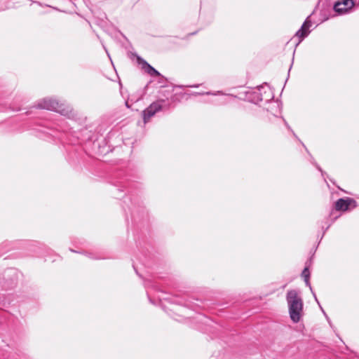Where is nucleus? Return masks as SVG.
Returning a JSON list of instances; mask_svg holds the SVG:
<instances>
[{
    "label": "nucleus",
    "mask_w": 359,
    "mask_h": 359,
    "mask_svg": "<svg viewBox=\"0 0 359 359\" xmlns=\"http://www.w3.org/2000/svg\"><path fill=\"white\" fill-rule=\"evenodd\" d=\"M286 300L288 304L290 317L293 323H297L301 318L303 301L295 290L287 291Z\"/></svg>",
    "instance_id": "1"
},
{
    "label": "nucleus",
    "mask_w": 359,
    "mask_h": 359,
    "mask_svg": "<svg viewBox=\"0 0 359 359\" xmlns=\"http://www.w3.org/2000/svg\"><path fill=\"white\" fill-rule=\"evenodd\" d=\"M37 107L39 109L54 111L60 114L68 116L72 112V109L69 106H65L63 103H59L53 98H44L38 102Z\"/></svg>",
    "instance_id": "2"
},
{
    "label": "nucleus",
    "mask_w": 359,
    "mask_h": 359,
    "mask_svg": "<svg viewBox=\"0 0 359 359\" xmlns=\"http://www.w3.org/2000/svg\"><path fill=\"white\" fill-rule=\"evenodd\" d=\"M353 0H339L334 4V10L339 15L348 13L354 6Z\"/></svg>",
    "instance_id": "3"
},
{
    "label": "nucleus",
    "mask_w": 359,
    "mask_h": 359,
    "mask_svg": "<svg viewBox=\"0 0 359 359\" xmlns=\"http://www.w3.org/2000/svg\"><path fill=\"white\" fill-rule=\"evenodd\" d=\"M163 102V100L154 102L143 111L142 114L144 123H147L156 113L162 109Z\"/></svg>",
    "instance_id": "4"
},
{
    "label": "nucleus",
    "mask_w": 359,
    "mask_h": 359,
    "mask_svg": "<svg viewBox=\"0 0 359 359\" xmlns=\"http://www.w3.org/2000/svg\"><path fill=\"white\" fill-rule=\"evenodd\" d=\"M256 95L257 101L265 100L266 102L273 98V95L271 93L268 86H261L258 87L257 90L254 93Z\"/></svg>",
    "instance_id": "5"
},
{
    "label": "nucleus",
    "mask_w": 359,
    "mask_h": 359,
    "mask_svg": "<svg viewBox=\"0 0 359 359\" xmlns=\"http://www.w3.org/2000/svg\"><path fill=\"white\" fill-rule=\"evenodd\" d=\"M309 18L308 17L306 19L301 28L295 34V36L299 38V42H301L310 32L309 28L311 26V22Z\"/></svg>",
    "instance_id": "6"
},
{
    "label": "nucleus",
    "mask_w": 359,
    "mask_h": 359,
    "mask_svg": "<svg viewBox=\"0 0 359 359\" xmlns=\"http://www.w3.org/2000/svg\"><path fill=\"white\" fill-rule=\"evenodd\" d=\"M137 62L139 64L142 65V68L145 71V72H147L150 76H155L161 75L156 69H155L140 57H137Z\"/></svg>",
    "instance_id": "7"
},
{
    "label": "nucleus",
    "mask_w": 359,
    "mask_h": 359,
    "mask_svg": "<svg viewBox=\"0 0 359 359\" xmlns=\"http://www.w3.org/2000/svg\"><path fill=\"white\" fill-rule=\"evenodd\" d=\"M355 204V201L351 198H339L335 203V209L337 210L345 211L348 210V207L352 204Z\"/></svg>",
    "instance_id": "8"
},
{
    "label": "nucleus",
    "mask_w": 359,
    "mask_h": 359,
    "mask_svg": "<svg viewBox=\"0 0 359 359\" xmlns=\"http://www.w3.org/2000/svg\"><path fill=\"white\" fill-rule=\"evenodd\" d=\"M304 282H305V283H306V286H308V287H309V289H310L311 292H312V294H313V297H314V298H315V300H316V302L319 304V302H318V299H317V297H316V295L315 292H313V288H312V287H311V283H310L309 278H305V279H304Z\"/></svg>",
    "instance_id": "9"
},
{
    "label": "nucleus",
    "mask_w": 359,
    "mask_h": 359,
    "mask_svg": "<svg viewBox=\"0 0 359 359\" xmlns=\"http://www.w3.org/2000/svg\"><path fill=\"white\" fill-rule=\"evenodd\" d=\"M302 276L304 278V279L305 278H310V272H309V266H306L302 273Z\"/></svg>",
    "instance_id": "10"
},
{
    "label": "nucleus",
    "mask_w": 359,
    "mask_h": 359,
    "mask_svg": "<svg viewBox=\"0 0 359 359\" xmlns=\"http://www.w3.org/2000/svg\"><path fill=\"white\" fill-rule=\"evenodd\" d=\"M8 247L7 243H3L0 245V256L4 252V251H6Z\"/></svg>",
    "instance_id": "11"
},
{
    "label": "nucleus",
    "mask_w": 359,
    "mask_h": 359,
    "mask_svg": "<svg viewBox=\"0 0 359 359\" xmlns=\"http://www.w3.org/2000/svg\"><path fill=\"white\" fill-rule=\"evenodd\" d=\"M270 107L271 109H273V108L278 109V104L276 102H272V103H271Z\"/></svg>",
    "instance_id": "12"
},
{
    "label": "nucleus",
    "mask_w": 359,
    "mask_h": 359,
    "mask_svg": "<svg viewBox=\"0 0 359 359\" xmlns=\"http://www.w3.org/2000/svg\"><path fill=\"white\" fill-rule=\"evenodd\" d=\"M222 93L220 91H217L216 93H212L210 92H207L205 93V94L206 95H219V94H221Z\"/></svg>",
    "instance_id": "13"
},
{
    "label": "nucleus",
    "mask_w": 359,
    "mask_h": 359,
    "mask_svg": "<svg viewBox=\"0 0 359 359\" xmlns=\"http://www.w3.org/2000/svg\"><path fill=\"white\" fill-rule=\"evenodd\" d=\"M61 130L63 131V132H67V129L65 128V127H62L61 128Z\"/></svg>",
    "instance_id": "14"
},
{
    "label": "nucleus",
    "mask_w": 359,
    "mask_h": 359,
    "mask_svg": "<svg viewBox=\"0 0 359 359\" xmlns=\"http://www.w3.org/2000/svg\"><path fill=\"white\" fill-rule=\"evenodd\" d=\"M318 169L322 172V175H323V172L321 170V168L319 166H317Z\"/></svg>",
    "instance_id": "15"
},
{
    "label": "nucleus",
    "mask_w": 359,
    "mask_h": 359,
    "mask_svg": "<svg viewBox=\"0 0 359 359\" xmlns=\"http://www.w3.org/2000/svg\"><path fill=\"white\" fill-rule=\"evenodd\" d=\"M321 311H323V313H324V315H326V313H325V311H323V309H321Z\"/></svg>",
    "instance_id": "16"
},
{
    "label": "nucleus",
    "mask_w": 359,
    "mask_h": 359,
    "mask_svg": "<svg viewBox=\"0 0 359 359\" xmlns=\"http://www.w3.org/2000/svg\"><path fill=\"white\" fill-rule=\"evenodd\" d=\"M321 311H323V313H324V315H326V313H325V311H323V309H321Z\"/></svg>",
    "instance_id": "17"
},
{
    "label": "nucleus",
    "mask_w": 359,
    "mask_h": 359,
    "mask_svg": "<svg viewBox=\"0 0 359 359\" xmlns=\"http://www.w3.org/2000/svg\"><path fill=\"white\" fill-rule=\"evenodd\" d=\"M321 311H323V313H324V315H326V313H325V311H323V309H321Z\"/></svg>",
    "instance_id": "18"
},
{
    "label": "nucleus",
    "mask_w": 359,
    "mask_h": 359,
    "mask_svg": "<svg viewBox=\"0 0 359 359\" xmlns=\"http://www.w3.org/2000/svg\"><path fill=\"white\" fill-rule=\"evenodd\" d=\"M198 86V85H196V86H193L192 87L197 88Z\"/></svg>",
    "instance_id": "19"
},
{
    "label": "nucleus",
    "mask_w": 359,
    "mask_h": 359,
    "mask_svg": "<svg viewBox=\"0 0 359 359\" xmlns=\"http://www.w3.org/2000/svg\"><path fill=\"white\" fill-rule=\"evenodd\" d=\"M285 125L287 126V128H288V129H290V126H287V123H285Z\"/></svg>",
    "instance_id": "20"
},
{
    "label": "nucleus",
    "mask_w": 359,
    "mask_h": 359,
    "mask_svg": "<svg viewBox=\"0 0 359 359\" xmlns=\"http://www.w3.org/2000/svg\"><path fill=\"white\" fill-rule=\"evenodd\" d=\"M105 52H107V55H109V53H108V52H107V50H106V49H105Z\"/></svg>",
    "instance_id": "21"
}]
</instances>
